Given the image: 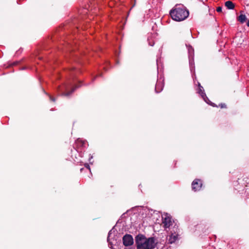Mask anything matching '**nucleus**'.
I'll return each instance as SVG.
<instances>
[{
	"mask_svg": "<svg viewBox=\"0 0 249 249\" xmlns=\"http://www.w3.org/2000/svg\"><path fill=\"white\" fill-rule=\"evenodd\" d=\"M178 237V234L175 233H171V234L169 236V238L168 239V242L169 244H172L175 242V241L177 240Z\"/></svg>",
	"mask_w": 249,
	"mask_h": 249,
	"instance_id": "obj_7",
	"label": "nucleus"
},
{
	"mask_svg": "<svg viewBox=\"0 0 249 249\" xmlns=\"http://www.w3.org/2000/svg\"><path fill=\"white\" fill-rule=\"evenodd\" d=\"M222 10V8L220 6L217 7L216 11L217 12H221Z\"/></svg>",
	"mask_w": 249,
	"mask_h": 249,
	"instance_id": "obj_13",
	"label": "nucleus"
},
{
	"mask_svg": "<svg viewBox=\"0 0 249 249\" xmlns=\"http://www.w3.org/2000/svg\"><path fill=\"white\" fill-rule=\"evenodd\" d=\"M81 86L80 84L75 85L74 87H73L71 91L66 92V93H63L61 94V96H68L70 95L77 88L80 87Z\"/></svg>",
	"mask_w": 249,
	"mask_h": 249,
	"instance_id": "obj_9",
	"label": "nucleus"
},
{
	"mask_svg": "<svg viewBox=\"0 0 249 249\" xmlns=\"http://www.w3.org/2000/svg\"><path fill=\"white\" fill-rule=\"evenodd\" d=\"M162 223L165 228H169L172 224L171 217L167 214H165L162 217Z\"/></svg>",
	"mask_w": 249,
	"mask_h": 249,
	"instance_id": "obj_5",
	"label": "nucleus"
},
{
	"mask_svg": "<svg viewBox=\"0 0 249 249\" xmlns=\"http://www.w3.org/2000/svg\"><path fill=\"white\" fill-rule=\"evenodd\" d=\"M225 5L228 9L232 10L234 8L235 5L230 0L227 1L225 3Z\"/></svg>",
	"mask_w": 249,
	"mask_h": 249,
	"instance_id": "obj_8",
	"label": "nucleus"
},
{
	"mask_svg": "<svg viewBox=\"0 0 249 249\" xmlns=\"http://www.w3.org/2000/svg\"><path fill=\"white\" fill-rule=\"evenodd\" d=\"M247 25L249 27V20H248L247 23Z\"/></svg>",
	"mask_w": 249,
	"mask_h": 249,
	"instance_id": "obj_16",
	"label": "nucleus"
},
{
	"mask_svg": "<svg viewBox=\"0 0 249 249\" xmlns=\"http://www.w3.org/2000/svg\"><path fill=\"white\" fill-rule=\"evenodd\" d=\"M123 244L125 246H131L133 244V238L130 234H125L123 237Z\"/></svg>",
	"mask_w": 249,
	"mask_h": 249,
	"instance_id": "obj_4",
	"label": "nucleus"
},
{
	"mask_svg": "<svg viewBox=\"0 0 249 249\" xmlns=\"http://www.w3.org/2000/svg\"><path fill=\"white\" fill-rule=\"evenodd\" d=\"M49 97H50V99L51 101H52V102L55 101V99L54 97H53V96H52L51 95H49Z\"/></svg>",
	"mask_w": 249,
	"mask_h": 249,
	"instance_id": "obj_14",
	"label": "nucleus"
},
{
	"mask_svg": "<svg viewBox=\"0 0 249 249\" xmlns=\"http://www.w3.org/2000/svg\"><path fill=\"white\" fill-rule=\"evenodd\" d=\"M202 186V181L199 179H195L192 183V188L194 191H199Z\"/></svg>",
	"mask_w": 249,
	"mask_h": 249,
	"instance_id": "obj_3",
	"label": "nucleus"
},
{
	"mask_svg": "<svg viewBox=\"0 0 249 249\" xmlns=\"http://www.w3.org/2000/svg\"><path fill=\"white\" fill-rule=\"evenodd\" d=\"M247 19V18L246 15L244 14H241L237 18L238 21H239L241 23H243L244 22H245Z\"/></svg>",
	"mask_w": 249,
	"mask_h": 249,
	"instance_id": "obj_10",
	"label": "nucleus"
},
{
	"mask_svg": "<svg viewBox=\"0 0 249 249\" xmlns=\"http://www.w3.org/2000/svg\"><path fill=\"white\" fill-rule=\"evenodd\" d=\"M85 166L87 168H88V169H89V170H90L89 165L88 164H85Z\"/></svg>",
	"mask_w": 249,
	"mask_h": 249,
	"instance_id": "obj_15",
	"label": "nucleus"
},
{
	"mask_svg": "<svg viewBox=\"0 0 249 249\" xmlns=\"http://www.w3.org/2000/svg\"><path fill=\"white\" fill-rule=\"evenodd\" d=\"M210 105L211 106H212L213 107H218V106H216L214 103H211ZM218 107H220L221 108H226V105L224 103H221V104H219Z\"/></svg>",
	"mask_w": 249,
	"mask_h": 249,
	"instance_id": "obj_12",
	"label": "nucleus"
},
{
	"mask_svg": "<svg viewBox=\"0 0 249 249\" xmlns=\"http://www.w3.org/2000/svg\"><path fill=\"white\" fill-rule=\"evenodd\" d=\"M198 93L200 94L202 98L204 100L205 102H207L206 99H208V98L206 96L205 93L204 92V90L202 86H201L200 83L198 82Z\"/></svg>",
	"mask_w": 249,
	"mask_h": 249,
	"instance_id": "obj_6",
	"label": "nucleus"
},
{
	"mask_svg": "<svg viewBox=\"0 0 249 249\" xmlns=\"http://www.w3.org/2000/svg\"><path fill=\"white\" fill-rule=\"evenodd\" d=\"M135 242L137 249H152L156 246L155 239L154 237L146 238L142 234H138L135 237Z\"/></svg>",
	"mask_w": 249,
	"mask_h": 249,
	"instance_id": "obj_1",
	"label": "nucleus"
},
{
	"mask_svg": "<svg viewBox=\"0 0 249 249\" xmlns=\"http://www.w3.org/2000/svg\"><path fill=\"white\" fill-rule=\"evenodd\" d=\"M170 15L172 18L176 21H180L185 19L189 16V11L181 6L176 5L170 11Z\"/></svg>",
	"mask_w": 249,
	"mask_h": 249,
	"instance_id": "obj_2",
	"label": "nucleus"
},
{
	"mask_svg": "<svg viewBox=\"0 0 249 249\" xmlns=\"http://www.w3.org/2000/svg\"><path fill=\"white\" fill-rule=\"evenodd\" d=\"M86 142L84 141H83L82 140L80 139H77L75 142V144L77 145L78 147H83L84 146Z\"/></svg>",
	"mask_w": 249,
	"mask_h": 249,
	"instance_id": "obj_11",
	"label": "nucleus"
}]
</instances>
